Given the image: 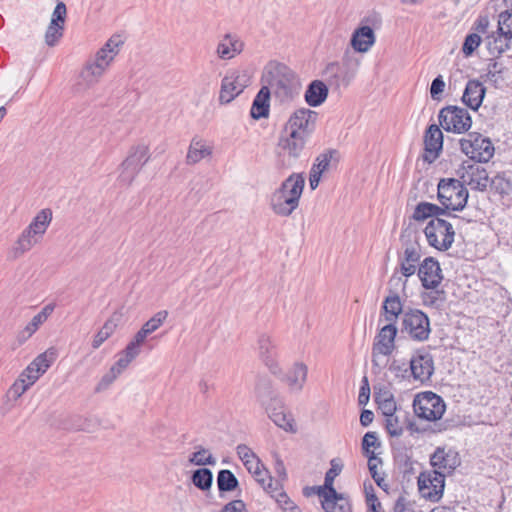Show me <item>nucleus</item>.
I'll list each match as a JSON object with an SVG mask.
<instances>
[{
  "instance_id": "4c0bfd02",
  "label": "nucleus",
  "mask_w": 512,
  "mask_h": 512,
  "mask_svg": "<svg viewBox=\"0 0 512 512\" xmlns=\"http://www.w3.org/2000/svg\"><path fill=\"white\" fill-rule=\"evenodd\" d=\"M211 153L212 150L210 147L206 146L202 140L194 138L190 143L189 150L187 153V163H198L202 159L208 157Z\"/></svg>"
},
{
  "instance_id": "680f3d73",
  "label": "nucleus",
  "mask_w": 512,
  "mask_h": 512,
  "mask_svg": "<svg viewBox=\"0 0 512 512\" xmlns=\"http://www.w3.org/2000/svg\"><path fill=\"white\" fill-rule=\"evenodd\" d=\"M123 44V37L120 34H114L103 45V48H105L108 52L113 53L114 55H118Z\"/></svg>"
},
{
  "instance_id": "6e6d98bb",
  "label": "nucleus",
  "mask_w": 512,
  "mask_h": 512,
  "mask_svg": "<svg viewBox=\"0 0 512 512\" xmlns=\"http://www.w3.org/2000/svg\"><path fill=\"white\" fill-rule=\"evenodd\" d=\"M380 446L375 432H367L362 438L363 454L369 459V456H376L371 447Z\"/></svg>"
},
{
  "instance_id": "72a5a7b5",
  "label": "nucleus",
  "mask_w": 512,
  "mask_h": 512,
  "mask_svg": "<svg viewBox=\"0 0 512 512\" xmlns=\"http://www.w3.org/2000/svg\"><path fill=\"white\" fill-rule=\"evenodd\" d=\"M140 354V346L132 340L127 344L126 348L119 353V358L111 367L112 372L120 375L124 369Z\"/></svg>"
},
{
  "instance_id": "7c9ffc66",
  "label": "nucleus",
  "mask_w": 512,
  "mask_h": 512,
  "mask_svg": "<svg viewBox=\"0 0 512 512\" xmlns=\"http://www.w3.org/2000/svg\"><path fill=\"white\" fill-rule=\"evenodd\" d=\"M328 96L327 85L320 80L312 81L308 86L304 94L306 103L311 107L320 106Z\"/></svg>"
},
{
  "instance_id": "774afa93",
  "label": "nucleus",
  "mask_w": 512,
  "mask_h": 512,
  "mask_svg": "<svg viewBox=\"0 0 512 512\" xmlns=\"http://www.w3.org/2000/svg\"><path fill=\"white\" fill-rule=\"evenodd\" d=\"M220 512H247V509L245 503L237 499L225 504Z\"/></svg>"
},
{
  "instance_id": "338daca9",
  "label": "nucleus",
  "mask_w": 512,
  "mask_h": 512,
  "mask_svg": "<svg viewBox=\"0 0 512 512\" xmlns=\"http://www.w3.org/2000/svg\"><path fill=\"white\" fill-rule=\"evenodd\" d=\"M236 452L243 464L257 458L256 454L245 444H239L236 447Z\"/></svg>"
},
{
  "instance_id": "79ce46f5",
  "label": "nucleus",
  "mask_w": 512,
  "mask_h": 512,
  "mask_svg": "<svg viewBox=\"0 0 512 512\" xmlns=\"http://www.w3.org/2000/svg\"><path fill=\"white\" fill-rule=\"evenodd\" d=\"M239 485L237 477L232 471L222 469L217 474V487L220 493L231 492Z\"/></svg>"
},
{
  "instance_id": "37998d69",
  "label": "nucleus",
  "mask_w": 512,
  "mask_h": 512,
  "mask_svg": "<svg viewBox=\"0 0 512 512\" xmlns=\"http://www.w3.org/2000/svg\"><path fill=\"white\" fill-rule=\"evenodd\" d=\"M38 238L36 234L26 227L16 242L14 247L15 254L19 255L29 251L38 242Z\"/></svg>"
},
{
  "instance_id": "c03bdc74",
  "label": "nucleus",
  "mask_w": 512,
  "mask_h": 512,
  "mask_svg": "<svg viewBox=\"0 0 512 512\" xmlns=\"http://www.w3.org/2000/svg\"><path fill=\"white\" fill-rule=\"evenodd\" d=\"M423 304L427 307L439 309L446 301V293L444 290L438 288L423 292L421 294Z\"/></svg>"
},
{
  "instance_id": "9d476101",
  "label": "nucleus",
  "mask_w": 512,
  "mask_h": 512,
  "mask_svg": "<svg viewBox=\"0 0 512 512\" xmlns=\"http://www.w3.org/2000/svg\"><path fill=\"white\" fill-rule=\"evenodd\" d=\"M149 148L144 144L133 146L121 163L120 182L130 185L141 168L149 161Z\"/></svg>"
},
{
  "instance_id": "473e14b6",
  "label": "nucleus",
  "mask_w": 512,
  "mask_h": 512,
  "mask_svg": "<svg viewBox=\"0 0 512 512\" xmlns=\"http://www.w3.org/2000/svg\"><path fill=\"white\" fill-rule=\"evenodd\" d=\"M308 369L303 363H295L287 372L285 381L292 391H301L307 379Z\"/></svg>"
},
{
  "instance_id": "3c124183",
  "label": "nucleus",
  "mask_w": 512,
  "mask_h": 512,
  "mask_svg": "<svg viewBox=\"0 0 512 512\" xmlns=\"http://www.w3.org/2000/svg\"><path fill=\"white\" fill-rule=\"evenodd\" d=\"M45 321L36 314L32 320L25 326V328L19 333L18 340L20 343L25 342L30 338Z\"/></svg>"
},
{
  "instance_id": "a19ab883",
  "label": "nucleus",
  "mask_w": 512,
  "mask_h": 512,
  "mask_svg": "<svg viewBox=\"0 0 512 512\" xmlns=\"http://www.w3.org/2000/svg\"><path fill=\"white\" fill-rule=\"evenodd\" d=\"M191 482L199 490L207 491L212 486L213 473L208 468H198L193 471L191 475Z\"/></svg>"
},
{
  "instance_id": "58836bf2",
  "label": "nucleus",
  "mask_w": 512,
  "mask_h": 512,
  "mask_svg": "<svg viewBox=\"0 0 512 512\" xmlns=\"http://www.w3.org/2000/svg\"><path fill=\"white\" fill-rule=\"evenodd\" d=\"M52 220V211L50 209H42L37 215L33 218L31 223L28 225V229L36 234L38 237L42 236L50 222Z\"/></svg>"
},
{
  "instance_id": "8fccbe9b",
  "label": "nucleus",
  "mask_w": 512,
  "mask_h": 512,
  "mask_svg": "<svg viewBox=\"0 0 512 512\" xmlns=\"http://www.w3.org/2000/svg\"><path fill=\"white\" fill-rule=\"evenodd\" d=\"M189 462L196 466L215 465L216 459L205 448L200 447L191 454Z\"/></svg>"
},
{
  "instance_id": "5fc2aeb1",
  "label": "nucleus",
  "mask_w": 512,
  "mask_h": 512,
  "mask_svg": "<svg viewBox=\"0 0 512 512\" xmlns=\"http://www.w3.org/2000/svg\"><path fill=\"white\" fill-rule=\"evenodd\" d=\"M63 31V25H53L52 23H50L45 33L46 44L50 47L55 46L56 43L62 38Z\"/></svg>"
},
{
  "instance_id": "5701e85b",
  "label": "nucleus",
  "mask_w": 512,
  "mask_h": 512,
  "mask_svg": "<svg viewBox=\"0 0 512 512\" xmlns=\"http://www.w3.org/2000/svg\"><path fill=\"white\" fill-rule=\"evenodd\" d=\"M375 41L374 30L368 25H362L352 33L350 44L356 52L365 53L370 50Z\"/></svg>"
},
{
  "instance_id": "c756f323",
  "label": "nucleus",
  "mask_w": 512,
  "mask_h": 512,
  "mask_svg": "<svg viewBox=\"0 0 512 512\" xmlns=\"http://www.w3.org/2000/svg\"><path fill=\"white\" fill-rule=\"evenodd\" d=\"M237 77H232L227 73L221 82L219 101L221 104H228L234 100L242 91L243 84L236 81Z\"/></svg>"
},
{
  "instance_id": "f3484780",
  "label": "nucleus",
  "mask_w": 512,
  "mask_h": 512,
  "mask_svg": "<svg viewBox=\"0 0 512 512\" xmlns=\"http://www.w3.org/2000/svg\"><path fill=\"white\" fill-rule=\"evenodd\" d=\"M397 331L396 325L390 322L380 329L372 348V362L374 365H378L376 360L377 355L389 356L392 354L395 348Z\"/></svg>"
},
{
  "instance_id": "a211bd4d",
  "label": "nucleus",
  "mask_w": 512,
  "mask_h": 512,
  "mask_svg": "<svg viewBox=\"0 0 512 512\" xmlns=\"http://www.w3.org/2000/svg\"><path fill=\"white\" fill-rule=\"evenodd\" d=\"M417 274L423 288L434 290L438 288L443 280V274L439 262L433 257H426L419 264Z\"/></svg>"
},
{
  "instance_id": "49530a36",
  "label": "nucleus",
  "mask_w": 512,
  "mask_h": 512,
  "mask_svg": "<svg viewBox=\"0 0 512 512\" xmlns=\"http://www.w3.org/2000/svg\"><path fill=\"white\" fill-rule=\"evenodd\" d=\"M379 463H382L381 458H378L376 456H369L367 465L371 477L373 478V480L375 481L379 488L387 492L389 489V484L385 481L384 474H380L377 470V466Z\"/></svg>"
},
{
  "instance_id": "a878e982",
  "label": "nucleus",
  "mask_w": 512,
  "mask_h": 512,
  "mask_svg": "<svg viewBox=\"0 0 512 512\" xmlns=\"http://www.w3.org/2000/svg\"><path fill=\"white\" fill-rule=\"evenodd\" d=\"M439 215H447L455 219H460L459 216L446 211L443 207L429 202H420L416 205L413 213V219L416 221H423L427 218H439Z\"/></svg>"
},
{
  "instance_id": "09e8293b",
  "label": "nucleus",
  "mask_w": 512,
  "mask_h": 512,
  "mask_svg": "<svg viewBox=\"0 0 512 512\" xmlns=\"http://www.w3.org/2000/svg\"><path fill=\"white\" fill-rule=\"evenodd\" d=\"M509 40L506 39L501 33L498 37H492L487 39V49L491 55H500L509 48Z\"/></svg>"
},
{
  "instance_id": "c85d7f7f",
  "label": "nucleus",
  "mask_w": 512,
  "mask_h": 512,
  "mask_svg": "<svg viewBox=\"0 0 512 512\" xmlns=\"http://www.w3.org/2000/svg\"><path fill=\"white\" fill-rule=\"evenodd\" d=\"M270 94V89L267 86H262L258 91L250 109V115L253 119L259 120L269 115Z\"/></svg>"
},
{
  "instance_id": "ea45409f",
  "label": "nucleus",
  "mask_w": 512,
  "mask_h": 512,
  "mask_svg": "<svg viewBox=\"0 0 512 512\" xmlns=\"http://www.w3.org/2000/svg\"><path fill=\"white\" fill-rule=\"evenodd\" d=\"M338 156L339 153L337 150L330 149L324 151L316 157L315 162L311 167V171L322 176V174L328 169L331 161L338 162Z\"/></svg>"
},
{
  "instance_id": "e433bc0d",
  "label": "nucleus",
  "mask_w": 512,
  "mask_h": 512,
  "mask_svg": "<svg viewBox=\"0 0 512 512\" xmlns=\"http://www.w3.org/2000/svg\"><path fill=\"white\" fill-rule=\"evenodd\" d=\"M121 315L114 313L103 325V327L97 332L92 341V347L98 349L104 341H106L116 329L118 322L120 321Z\"/></svg>"
},
{
  "instance_id": "c9c22d12",
  "label": "nucleus",
  "mask_w": 512,
  "mask_h": 512,
  "mask_svg": "<svg viewBox=\"0 0 512 512\" xmlns=\"http://www.w3.org/2000/svg\"><path fill=\"white\" fill-rule=\"evenodd\" d=\"M330 466V469L325 474L324 485L317 487L318 495H322L326 492H330L333 495H336V490L333 487V483L335 478L341 473L343 465L339 462L338 459H332L330 461Z\"/></svg>"
},
{
  "instance_id": "4d7b16f0",
  "label": "nucleus",
  "mask_w": 512,
  "mask_h": 512,
  "mask_svg": "<svg viewBox=\"0 0 512 512\" xmlns=\"http://www.w3.org/2000/svg\"><path fill=\"white\" fill-rule=\"evenodd\" d=\"M276 502L284 512H302L301 509L287 496L285 492H278Z\"/></svg>"
},
{
  "instance_id": "4468645a",
  "label": "nucleus",
  "mask_w": 512,
  "mask_h": 512,
  "mask_svg": "<svg viewBox=\"0 0 512 512\" xmlns=\"http://www.w3.org/2000/svg\"><path fill=\"white\" fill-rule=\"evenodd\" d=\"M445 476L440 471H428L420 473L418 488L421 496L431 502H438L444 492Z\"/></svg>"
},
{
  "instance_id": "f03ea898",
  "label": "nucleus",
  "mask_w": 512,
  "mask_h": 512,
  "mask_svg": "<svg viewBox=\"0 0 512 512\" xmlns=\"http://www.w3.org/2000/svg\"><path fill=\"white\" fill-rule=\"evenodd\" d=\"M437 196L446 211H462L467 204L469 193L460 180L444 178L438 183Z\"/></svg>"
},
{
  "instance_id": "4be33fe9",
  "label": "nucleus",
  "mask_w": 512,
  "mask_h": 512,
  "mask_svg": "<svg viewBox=\"0 0 512 512\" xmlns=\"http://www.w3.org/2000/svg\"><path fill=\"white\" fill-rule=\"evenodd\" d=\"M269 418L287 432H295L294 421L290 414L286 413L284 405L280 399H272L266 408Z\"/></svg>"
},
{
  "instance_id": "cd10ccee",
  "label": "nucleus",
  "mask_w": 512,
  "mask_h": 512,
  "mask_svg": "<svg viewBox=\"0 0 512 512\" xmlns=\"http://www.w3.org/2000/svg\"><path fill=\"white\" fill-rule=\"evenodd\" d=\"M168 312L161 310L157 312L153 317L146 321L141 329L135 334L132 341L141 347L148 335L155 332L166 320Z\"/></svg>"
},
{
  "instance_id": "7ed1b4c3",
  "label": "nucleus",
  "mask_w": 512,
  "mask_h": 512,
  "mask_svg": "<svg viewBox=\"0 0 512 512\" xmlns=\"http://www.w3.org/2000/svg\"><path fill=\"white\" fill-rule=\"evenodd\" d=\"M413 409L418 418L436 421L443 416L446 405L441 396L432 391H425L415 396Z\"/></svg>"
},
{
  "instance_id": "ddd939ff",
  "label": "nucleus",
  "mask_w": 512,
  "mask_h": 512,
  "mask_svg": "<svg viewBox=\"0 0 512 512\" xmlns=\"http://www.w3.org/2000/svg\"><path fill=\"white\" fill-rule=\"evenodd\" d=\"M318 113L308 108H300L294 111L286 122L284 132H295V134L308 138L315 130Z\"/></svg>"
},
{
  "instance_id": "f257e3e1",
  "label": "nucleus",
  "mask_w": 512,
  "mask_h": 512,
  "mask_svg": "<svg viewBox=\"0 0 512 512\" xmlns=\"http://www.w3.org/2000/svg\"><path fill=\"white\" fill-rule=\"evenodd\" d=\"M305 186L302 174L293 173L286 178L269 198L272 211L281 217H289L299 206Z\"/></svg>"
},
{
  "instance_id": "e2e57ef3",
  "label": "nucleus",
  "mask_w": 512,
  "mask_h": 512,
  "mask_svg": "<svg viewBox=\"0 0 512 512\" xmlns=\"http://www.w3.org/2000/svg\"><path fill=\"white\" fill-rule=\"evenodd\" d=\"M379 409L386 418L392 417V415L396 414L397 406L393 396L390 395L389 397L380 401Z\"/></svg>"
},
{
  "instance_id": "423d86ee",
  "label": "nucleus",
  "mask_w": 512,
  "mask_h": 512,
  "mask_svg": "<svg viewBox=\"0 0 512 512\" xmlns=\"http://www.w3.org/2000/svg\"><path fill=\"white\" fill-rule=\"evenodd\" d=\"M401 332L406 333L414 341H426L431 333L429 317L419 309L404 311Z\"/></svg>"
},
{
  "instance_id": "20e7f679",
  "label": "nucleus",
  "mask_w": 512,
  "mask_h": 512,
  "mask_svg": "<svg viewBox=\"0 0 512 512\" xmlns=\"http://www.w3.org/2000/svg\"><path fill=\"white\" fill-rule=\"evenodd\" d=\"M424 234L430 246L439 251H447L454 242L455 231L450 222L433 218L427 223Z\"/></svg>"
},
{
  "instance_id": "b1692460",
  "label": "nucleus",
  "mask_w": 512,
  "mask_h": 512,
  "mask_svg": "<svg viewBox=\"0 0 512 512\" xmlns=\"http://www.w3.org/2000/svg\"><path fill=\"white\" fill-rule=\"evenodd\" d=\"M308 138L295 134V132H284L280 137L279 146L291 157H300Z\"/></svg>"
},
{
  "instance_id": "393cba45",
  "label": "nucleus",
  "mask_w": 512,
  "mask_h": 512,
  "mask_svg": "<svg viewBox=\"0 0 512 512\" xmlns=\"http://www.w3.org/2000/svg\"><path fill=\"white\" fill-rule=\"evenodd\" d=\"M259 353L263 359L265 365L269 370L276 374L279 371L278 364L276 362V346L268 335H261L258 340Z\"/></svg>"
},
{
  "instance_id": "aec40b11",
  "label": "nucleus",
  "mask_w": 512,
  "mask_h": 512,
  "mask_svg": "<svg viewBox=\"0 0 512 512\" xmlns=\"http://www.w3.org/2000/svg\"><path fill=\"white\" fill-rule=\"evenodd\" d=\"M424 145L426 154L424 160L432 163L438 156L443 147V133L438 125L431 124L424 136Z\"/></svg>"
},
{
  "instance_id": "39448f33",
  "label": "nucleus",
  "mask_w": 512,
  "mask_h": 512,
  "mask_svg": "<svg viewBox=\"0 0 512 512\" xmlns=\"http://www.w3.org/2000/svg\"><path fill=\"white\" fill-rule=\"evenodd\" d=\"M461 151L478 163H487L494 155L495 149L488 137L482 136L480 133L471 132L467 138H463L459 142Z\"/></svg>"
},
{
  "instance_id": "6ab92c4d",
  "label": "nucleus",
  "mask_w": 512,
  "mask_h": 512,
  "mask_svg": "<svg viewBox=\"0 0 512 512\" xmlns=\"http://www.w3.org/2000/svg\"><path fill=\"white\" fill-rule=\"evenodd\" d=\"M116 56L105 48H100L95 55V59L92 62H87L82 76L89 82L96 81L103 75Z\"/></svg>"
},
{
  "instance_id": "052dcab7",
  "label": "nucleus",
  "mask_w": 512,
  "mask_h": 512,
  "mask_svg": "<svg viewBox=\"0 0 512 512\" xmlns=\"http://www.w3.org/2000/svg\"><path fill=\"white\" fill-rule=\"evenodd\" d=\"M67 16V8L64 2H58L54 8V11L52 13V18L50 23L53 25H63L65 24Z\"/></svg>"
},
{
  "instance_id": "f8f14e48",
  "label": "nucleus",
  "mask_w": 512,
  "mask_h": 512,
  "mask_svg": "<svg viewBox=\"0 0 512 512\" xmlns=\"http://www.w3.org/2000/svg\"><path fill=\"white\" fill-rule=\"evenodd\" d=\"M430 465L433 471H440L445 477L453 475L461 465V457L452 447L439 446L430 455Z\"/></svg>"
},
{
  "instance_id": "dca6fc26",
  "label": "nucleus",
  "mask_w": 512,
  "mask_h": 512,
  "mask_svg": "<svg viewBox=\"0 0 512 512\" xmlns=\"http://www.w3.org/2000/svg\"><path fill=\"white\" fill-rule=\"evenodd\" d=\"M410 374L414 381L421 384L431 381L434 373V358L432 354L424 348L417 349L411 356L410 360Z\"/></svg>"
},
{
  "instance_id": "2eb2a0df",
  "label": "nucleus",
  "mask_w": 512,
  "mask_h": 512,
  "mask_svg": "<svg viewBox=\"0 0 512 512\" xmlns=\"http://www.w3.org/2000/svg\"><path fill=\"white\" fill-rule=\"evenodd\" d=\"M458 180L463 182V186H469L472 190L485 191L488 187L489 176L485 168L472 163L464 161L461 167L457 170Z\"/></svg>"
},
{
  "instance_id": "864d4df0",
  "label": "nucleus",
  "mask_w": 512,
  "mask_h": 512,
  "mask_svg": "<svg viewBox=\"0 0 512 512\" xmlns=\"http://www.w3.org/2000/svg\"><path fill=\"white\" fill-rule=\"evenodd\" d=\"M481 36L478 33H470L465 37L462 52L466 57L471 56L481 44Z\"/></svg>"
},
{
  "instance_id": "0e129e2a",
  "label": "nucleus",
  "mask_w": 512,
  "mask_h": 512,
  "mask_svg": "<svg viewBox=\"0 0 512 512\" xmlns=\"http://www.w3.org/2000/svg\"><path fill=\"white\" fill-rule=\"evenodd\" d=\"M445 88V82L441 75H438L432 80L430 86V95L433 100H439L440 95L443 93Z\"/></svg>"
},
{
  "instance_id": "603ef678",
  "label": "nucleus",
  "mask_w": 512,
  "mask_h": 512,
  "mask_svg": "<svg viewBox=\"0 0 512 512\" xmlns=\"http://www.w3.org/2000/svg\"><path fill=\"white\" fill-rule=\"evenodd\" d=\"M389 370L394 374L396 378L402 381H410L412 379V374H410V364L407 365L405 362L394 360L391 363Z\"/></svg>"
},
{
  "instance_id": "2f4dec72",
  "label": "nucleus",
  "mask_w": 512,
  "mask_h": 512,
  "mask_svg": "<svg viewBox=\"0 0 512 512\" xmlns=\"http://www.w3.org/2000/svg\"><path fill=\"white\" fill-rule=\"evenodd\" d=\"M320 496L323 497L322 508L326 512H351L350 502L343 494L336 491V495L326 492Z\"/></svg>"
},
{
  "instance_id": "de8ad7c7",
  "label": "nucleus",
  "mask_w": 512,
  "mask_h": 512,
  "mask_svg": "<svg viewBox=\"0 0 512 512\" xmlns=\"http://www.w3.org/2000/svg\"><path fill=\"white\" fill-rule=\"evenodd\" d=\"M498 32L506 39H512V10H504L498 16Z\"/></svg>"
},
{
  "instance_id": "0eeeda50",
  "label": "nucleus",
  "mask_w": 512,
  "mask_h": 512,
  "mask_svg": "<svg viewBox=\"0 0 512 512\" xmlns=\"http://www.w3.org/2000/svg\"><path fill=\"white\" fill-rule=\"evenodd\" d=\"M357 66V62L354 63L351 58L344 56L342 61L328 63L323 70V76L330 86L347 87L355 77Z\"/></svg>"
},
{
  "instance_id": "9b49d317",
  "label": "nucleus",
  "mask_w": 512,
  "mask_h": 512,
  "mask_svg": "<svg viewBox=\"0 0 512 512\" xmlns=\"http://www.w3.org/2000/svg\"><path fill=\"white\" fill-rule=\"evenodd\" d=\"M268 84L283 97H292L294 93V73L284 64L272 65L267 71Z\"/></svg>"
},
{
  "instance_id": "f704fd0d",
  "label": "nucleus",
  "mask_w": 512,
  "mask_h": 512,
  "mask_svg": "<svg viewBox=\"0 0 512 512\" xmlns=\"http://www.w3.org/2000/svg\"><path fill=\"white\" fill-rule=\"evenodd\" d=\"M385 320L390 323H396L398 316L403 312V305L397 294L385 298L382 305Z\"/></svg>"
},
{
  "instance_id": "69168bd1",
  "label": "nucleus",
  "mask_w": 512,
  "mask_h": 512,
  "mask_svg": "<svg viewBox=\"0 0 512 512\" xmlns=\"http://www.w3.org/2000/svg\"><path fill=\"white\" fill-rule=\"evenodd\" d=\"M40 376H41V374L36 373L34 367L29 364L22 371V373L20 374V376L18 378L23 379L24 380L23 382L25 384H27L29 387H31L40 378Z\"/></svg>"
},
{
  "instance_id": "bb28decb",
  "label": "nucleus",
  "mask_w": 512,
  "mask_h": 512,
  "mask_svg": "<svg viewBox=\"0 0 512 512\" xmlns=\"http://www.w3.org/2000/svg\"><path fill=\"white\" fill-rule=\"evenodd\" d=\"M243 42L236 35L226 34L217 46L219 58L228 60L241 53Z\"/></svg>"
},
{
  "instance_id": "a18cd8bd",
  "label": "nucleus",
  "mask_w": 512,
  "mask_h": 512,
  "mask_svg": "<svg viewBox=\"0 0 512 512\" xmlns=\"http://www.w3.org/2000/svg\"><path fill=\"white\" fill-rule=\"evenodd\" d=\"M408 419V415L404 413L403 419L400 414H394L392 417L386 418V430L387 433L392 437H399L403 434L404 421Z\"/></svg>"
},
{
  "instance_id": "bf43d9fd",
  "label": "nucleus",
  "mask_w": 512,
  "mask_h": 512,
  "mask_svg": "<svg viewBox=\"0 0 512 512\" xmlns=\"http://www.w3.org/2000/svg\"><path fill=\"white\" fill-rule=\"evenodd\" d=\"M52 361L48 359L47 352L38 355L30 365L34 367L36 373L43 375L51 366Z\"/></svg>"
},
{
  "instance_id": "6e6552de",
  "label": "nucleus",
  "mask_w": 512,
  "mask_h": 512,
  "mask_svg": "<svg viewBox=\"0 0 512 512\" xmlns=\"http://www.w3.org/2000/svg\"><path fill=\"white\" fill-rule=\"evenodd\" d=\"M441 127L447 132L462 134L467 132L472 125L469 112L462 107L448 105L439 111L438 115Z\"/></svg>"
},
{
  "instance_id": "412c9836",
  "label": "nucleus",
  "mask_w": 512,
  "mask_h": 512,
  "mask_svg": "<svg viewBox=\"0 0 512 512\" xmlns=\"http://www.w3.org/2000/svg\"><path fill=\"white\" fill-rule=\"evenodd\" d=\"M486 88L476 80H468L462 95V102L473 111H477L484 100Z\"/></svg>"
},
{
  "instance_id": "13d9d810",
  "label": "nucleus",
  "mask_w": 512,
  "mask_h": 512,
  "mask_svg": "<svg viewBox=\"0 0 512 512\" xmlns=\"http://www.w3.org/2000/svg\"><path fill=\"white\" fill-rule=\"evenodd\" d=\"M23 379H17L7 392V397L12 400L19 399L30 387L23 382Z\"/></svg>"
},
{
  "instance_id": "1a4fd4ad",
  "label": "nucleus",
  "mask_w": 512,
  "mask_h": 512,
  "mask_svg": "<svg viewBox=\"0 0 512 512\" xmlns=\"http://www.w3.org/2000/svg\"><path fill=\"white\" fill-rule=\"evenodd\" d=\"M421 258V248L418 243H409L406 245L403 254L398 256L399 269H395L393 275L389 280L390 286L402 285L404 289L406 281L397 276L398 272L405 278H409L416 273L417 265Z\"/></svg>"
}]
</instances>
